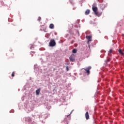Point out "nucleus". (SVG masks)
<instances>
[{
  "label": "nucleus",
  "mask_w": 124,
  "mask_h": 124,
  "mask_svg": "<svg viewBox=\"0 0 124 124\" xmlns=\"http://www.w3.org/2000/svg\"><path fill=\"white\" fill-rule=\"evenodd\" d=\"M112 51H113V50L112 49H110L109 51V53L110 54H111V53H112Z\"/></svg>",
  "instance_id": "20"
},
{
  "label": "nucleus",
  "mask_w": 124,
  "mask_h": 124,
  "mask_svg": "<svg viewBox=\"0 0 124 124\" xmlns=\"http://www.w3.org/2000/svg\"><path fill=\"white\" fill-rule=\"evenodd\" d=\"M99 1H100L101 0H98Z\"/></svg>",
  "instance_id": "22"
},
{
  "label": "nucleus",
  "mask_w": 124,
  "mask_h": 124,
  "mask_svg": "<svg viewBox=\"0 0 124 124\" xmlns=\"http://www.w3.org/2000/svg\"><path fill=\"white\" fill-rule=\"evenodd\" d=\"M86 37L87 39L88 40V43H89V42L92 41V36H86Z\"/></svg>",
  "instance_id": "5"
},
{
  "label": "nucleus",
  "mask_w": 124,
  "mask_h": 124,
  "mask_svg": "<svg viewBox=\"0 0 124 124\" xmlns=\"http://www.w3.org/2000/svg\"><path fill=\"white\" fill-rule=\"evenodd\" d=\"M82 69H84L86 71V73L89 75L90 74V70L92 69V67L89 66L87 69L83 68Z\"/></svg>",
  "instance_id": "3"
},
{
  "label": "nucleus",
  "mask_w": 124,
  "mask_h": 124,
  "mask_svg": "<svg viewBox=\"0 0 124 124\" xmlns=\"http://www.w3.org/2000/svg\"><path fill=\"white\" fill-rule=\"evenodd\" d=\"M90 12H91L90 10H87L85 12V15H89L90 14Z\"/></svg>",
  "instance_id": "11"
},
{
  "label": "nucleus",
  "mask_w": 124,
  "mask_h": 124,
  "mask_svg": "<svg viewBox=\"0 0 124 124\" xmlns=\"http://www.w3.org/2000/svg\"><path fill=\"white\" fill-rule=\"evenodd\" d=\"M92 9L94 13L97 12V10H98L97 7L93 6V5Z\"/></svg>",
  "instance_id": "4"
},
{
  "label": "nucleus",
  "mask_w": 124,
  "mask_h": 124,
  "mask_svg": "<svg viewBox=\"0 0 124 124\" xmlns=\"http://www.w3.org/2000/svg\"><path fill=\"white\" fill-rule=\"evenodd\" d=\"M69 59L70 62H75V56L74 55V54H72L71 55L70 57H69Z\"/></svg>",
  "instance_id": "2"
},
{
  "label": "nucleus",
  "mask_w": 124,
  "mask_h": 124,
  "mask_svg": "<svg viewBox=\"0 0 124 124\" xmlns=\"http://www.w3.org/2000/svg\"><path fill=\"white\" fill-rule=\"evenodd\" d=\"M35 52L34 51H31V55H32V56H33V54H35Z\"/></svg>",
  "instance_id": "18"
},
{
  "label": "nucleus",
  "mask_w": 124,
  "mask_h": 124,
  "mask_svg": "<svg viewBox=\"0 0 124 124\" xmlns=\"http://www.w3.org/2000/svg\"><path fill=\"white\" fill-rule=\"evenodd\" d=\"M49 45L50 47H54L56 46V42L54 39H51L50 42L49 43Z\"/></svg>",
  "instance_id": "1"
},
{
  "label": "nucleus",
  "mask_w": 124,
  "mask_h": 124,
  "mask_svg": "<svg viewBox=\"0 0 124 124\" xmlns=\"http://www.w3.org/2000/svg\"><path fill=\"white\" fill-rule=\"evenodd\" d=\"M100 7H101V9H102V10H103V9H104V8H105L106 7V6L104 4H102L100 5Z\"/></svg>",
  "instance_id": "8"
},
{
  "label": "nucleus",
  "mask_w": 124,
  "mask_h": 124,
  "mask_svg": "<svg viewBox=\"0 0 124 124\" xmlns=\"http://www.w3.org/2000/svg\"><path fill=\"white\" fill-rule=\"evenodd\" d=\"M38 21H39V22H40V21H41V17H38Z\"/></svg>",
  "instance_id": "16"
},
{
  "label": "nucleus",
  "mask_w": 124,
  "mask_h": 124,
  "mask_svg": "<svg viewBox=\"0 0 124 124\" xmlns=\"http://www.w3.org/2000/svg\"><path fill=\"white\" fill-rule=\"evenodd\" d=\"M73 53L74 54H75L76 53H77V49H74L72 51Z\"/></svg>",
  "instance_id": "14"
},
{
  "label": "nucleus",
  "mask_w": 124,
  "mask_h": 124,
  "mask_svg": "<svg viewBox=\"0 0 124 124\" xmlns=\"http://www.w3.org/2000/svg\"><path fill=\"white\" fill-rule=\"evenodd\" d=\"M118 52L121 54V55H122V56H124V53L123 52V50H122V49H119Z\"/></svg>",
  "instance_id": "12"
},
{
  "label": "nucleus",
  "mask_w": 124,
  "mask_h": 124,
  "mask_svg": "<svg viewBox=\"0 0 124 124\" xmlns=\"http://www.w3.org/2000/svg\"><path fill=\"white\" fill-rule=\"evenodd\" d=\"M26 121H27V122H31V117H27L26 118Z\"/></svg>",
  "instance_id": "13"
},
{
  "label": "nucleus",
  "mask_w": 124,
  "mask_h": 124,
  "mask_svg": "<svg viewBox=\"0 0 124 124\" xmlns=\"http://www.w3.org/2000/svg\"><path fill=\"white\" fill-rule=\"evenodd\" d=\"M40 89H38L36 91V94L37 95H39V94L40 93Z\"/></svg>",
  "instance_id": "10"
},
{
  "label": "nucleus",
  "mask_w": 124,
  "mask_h": 124,
  "mask_svg": "<svg viewBox=\"0 0 124 124\" xmlns=\"http://www.w3.org/2000/svg\"><path fill=\"white\" fill-rule=\"evenodd\" d=\"M85 118L86 120H89V119H90V115H89V112L88 111L85 113Z\"/></svg>",
  "instance_id": "6"
},
{
  "label": "nucleus",
  "mask_w": 124,
  "mask_h": 124,
  "mask_svg": "<svg viewBox=\"0 0 124 124\" xmlns=\"http://www.w3.org/2000/svg\"><path fill=\"white\" fill-rule=\"evenodd\" d=\"M67 117H69V115H67Z\"/></svg>",
  "instance_id": "21"
},
{
  "label": "nucleus",
  "mask_w": 124,
  "mask_h": 124,
  "mask_svg": "<svg viewBox=\"0 0 124 124\" xmlns=\"http://www.w3.org/2000/svg\"><path fill=\"white\" fill-rule=\"evenodd\" d=\"M106 62H110V59H108L107 60H106Z\"/></svg>",
  "instance_id": "17"
},
{
  "label": "nucleus",
  "mask_w": 124,
  "mask_h": 124,
  "mask_svg": "<svg viewBox=\"0 0 124 124\" xmlns=\"http://www.w3.org/2000/svg\"><path fill=\"white\" fill-rule=\"evenodd\" d=\"M66 69L67 71H68L69 70V68H68V66H67L66 67Z\"/></svg>",
  "instance_id": "19"
},
{
  "label": "nucleus",
  "mask_w": 124,
  "mask_h": 124,
  "mask_svg": "<svg viewBox=\"0 0 124 124\" xmlns=\"http://www.w3.org/2000/svg\"><path fill=\"white\" fill-rule=\"evenodd\" d=\"M54 27H55V26L53 24V23H51L49 25V29L53 30L54 29Z\"/></svg>",
  "instance_id": "9"
},
{
  "label": "nucleus",
  "mask_w": 124,
  "mask_h": 124,
  "mask_svg": "<svg viewBox=\"0 0 124 124\" xmlns=\"http://www.w3.org/2000/svg\"><path fill=\"white\" fill-rule=\"evenodd\" d=\"M94 13L95 15H96V16H97L98 17H100L101 16V13L98 12V11L95 12Z\"/></svg>",
  "instance_id": "7"
},
{
  "label": "nucleus",
  "mask_w": 124,
  "mask_h": 124,
  "mask_svg": "<svg viewBox=\"0 0 124 124\" xmlns=\"http://www.w3.org/2000/svg\"><path fill=\"white\" fill-rule=\"evenodd\" d=\"M12 77H14L15 76V72H13L11 75Z\"/></svg>",
  "instance_id": "15"
}]
</instances>
